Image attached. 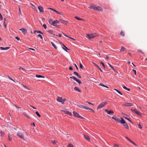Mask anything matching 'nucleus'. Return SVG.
I'll list each match as a JSON object with an SVG mask.
<instances>
[{"label": "nucleus", "instance_id": "obj_1", "mask_svg": "<svg viewBox=\"0 0 147 147\" xmlns=\"http://www.w3.org/2000/svg\"><path fill=\"white\" fill-rule=\"evenodd\" d=\"M17 135L20 138L23 140H24V135L22 132L20 131H18L17 133Z\"/></svg>", "mask_w": 147, "mask_h": 147}, {"label": "nucleus", "instance_id": "obj_2", "mask_svg": "<svg viewBox=\"0 0 147 147\" xmlns=\"http://www.w3.org/2000/svg\"><path fill=\"white\" fill-rule=\"evenodd\" d=\"M57 100L58 101L61 102L62 104H63L64 102L66 100L65 98H62L60 97H58L57 98Z\"/></svg>", "mask_w": 147, "mask_h": 147}, {"label": "nucleus", "instance_id": "obj_3", "mask_svg": "<svg viewBox=\"0 0 147 147\" xmlns=\"http://www.w3.org/2000/svg\"><path fill=\"white\" fill-rule=\"evenodd\" d=\"M74 115V116L78 117L79 118H80L82 119H84V118L82 117L81 116H80L79 114L76 112L74 111L73 112Z\"/></svg>", "mask_w": 147, "mask_h": 147}, {"label": "nucleus", "instance_id": "obj_4", "mask_svg": "<svg viewBox=\"0 0 147 147\" xmlns=\"http://www.w3.org/2000/svg\"><path fill=\"white\" fill-rule=\"evenodd\" d=\"M61 111L62 112H64V113L67 114L69 115L70 116L71 115V112H70L69 111H67L66 110H61Z\"/></svg>", "mask_w": 147, "mask_h": 147}, {"label": "nucleus", "instance_id": "obj_5", "mask_svg": "<svg viewBox=\"0 0 147 147\" xmlns=\"http://www.w3.org/2000/svg\"><path fill=\"white\" fill-rule=\"evenodd\" d=\"M131 110L132 111H134L135 113L137 115L139 116H141V113L139 111H137L136 109L132 110V109H131Z\"/></svg>", "mask_w": 147, "mask_h": 147}, {"label": "nucleus", "instance_id": "obj_6", "mask_svg": "<svg viewBox=\"0 0 147 147\" xmlns=\"http://www.w3.org/2000/svg\"><path fill=\"white\" fill-rule=\"evenodd\" d=\"M59 22L57 20H55L54 21L51 22V25L54 26H56L57 25V24Z\"/></svg>", "mask_w": 147, "mask_h": 147}, {"label": "nucleus", "instance_id": "obj_7", "mask_svg": "<svg viewBox=\"0 0 147 147\" xmlns=\"http://www.w3.org/2000/svg\"><path fill=\"white\" fill-rule=\"evenodd\" d=\"M105 105V102H102L97 107V109H100L103 107Z\"/></svg>", "mask_w": 147, "mask_h": 147}, {"label": "nucleus", "instance_id": "obj_8", "mask_svg": "<svg viewBox=\"0 0 147 147\" xmlns=\"http://www.w3.org/2000/svg\"><path fill=\"white\" fill-rule=\"evenodd\" d=\"M105 112L107 113L108 114H113L114 113V112L112 110H110V111H108V109H105Z\"/></svg>", "mask_w": 147, "mask_h": 147}, {"label": "nucleus", "instance_id": "obj_9", "mask_svg": "<svg viewBox=\"0 0 147 147\" xmlns=\"http://www.w3.org/2000/svg\"><path fill=\"white\" fill-rule=\"evenodd\" d=\"M123 105L124 106L128 107H130L133 105L131 103L127 102H124Z\"/></svg>", "mask_w": 147, "mask_h": 147}, {"label": "nucleus", "instance_id": "obj_10", "mask_svg": "<svg viewBox=\"0 0 147 147\" xmlns=\"http://www.w3.org/2000/svg\"><path fill=\"white\" fill-rule=\"evenodd\" d=\"M86 35L87 36V38L89 39L93 38V34H87Z\"/></svg>", "mask_w": 147, "mask_h": 147}, {"label": "nucleus", "instance_id": "obj_11", "mask_svg": "<svg viewBox=\"0 0 147 147\" xmlns=\"http://www.w3.org/2000/svg\"><path fill=\"white\" fill-rule=\"evenodd\" d=\"M125 138L127 140L129 141L130 142H131V143L134 144V145L136 146V144L134 142L132 141L131 140H130L127 137H125Z\"/></svg>", "mask_w": 147, "mask_h": 147}, {"label": "nucleus", "instance_id": "obj_12", "mask_svg": "<svg viewBox=\"0 0 147 147\" xmlns=\"http://www.w3.org/2000/svg\"><path fill=\"white\" fill-rule=\"evenodd\" d=\"M96 10L99 11H102V8L99 6H96Z\"/></svg>", "mask_w": 147, "mask_h": 147}, {"label": "nucleus", "instance_id": "obj_13", "mask_svg": "<svg viewBox=\"0 0 147 147\" xmlns=\"http://www.w3.org/2000/svg\"><path fill=\"white\" fill-rule=\"evenodd\" d=\"M61 23H62V24H67V21H65V20H63L61 19H60L59 20V21Z\"/></svg>", "mask_w": 147, "mask_h": 147}, {"label": "nucleus", "instance_id": "obj_14", "mask_svg": "<svg viewBox=\"0 0 147 147\" xmlns=\"http://www.w3.org/2000/svg\"><path fill=\"white\" fill-rule=\"evenodd\" d=\"M9 48H10V47H5V48L3 47H0V49L1 50H7V49H9Z\"/></svg>", "mask_w": 147, "mask_h": 147}, {"label": "nucleus", "instance_id": "obj_15", "mask_svg": "<svg viewBox=\"0 0 147 147\" xmlns=\"http://www.w3.org/2000/svg\"><path fill=\"white\" fill-rule=\"evenodd\" d=\"M93 63V64L96 67H97V68H98V69L100 70V71H101V72H102V70L101 69V68H100V67L98 65H97V64H95V63Z\"/></svg>", "mask_w": 147, "mask_h": 147}, {"label": "nucleus", "instance_id": "obj_16", "mask_svg": "<svg viewBox=\"0 0 147 147\" xmlns=\"http://www.w3.org/2000/svg\"><path fill=\"white\" fill-rule=\"evenodd\" d=\"M19 30L22 31L24 34H26L27 32V30L24 28L20 29Z\"/></svg>", "mask_w": 147, "mask_h": 147}, {"label": "nucleus", "instance_id": "obj_17", "mask_svg": "<svg viewBox=\"0 0 147 147\" xmlns=\"http://www.w3.org/2000/svg\"><path fill=\"white\" fill-rule=\"evenodd\" d=\"M84 138L87 140L90 141V139L89 138V137L88 136L86 135H84Z\"/></svg>", "mask_w": 147, "mask_h": 147}, {"label": "nucleus", "instance_id": "obj_18", "mask_svg": "<svg viewBox=\"0 0 147 147\" xmlns=\"http://www.w3.org/2000/svg\"><path fill=\"white\" fill-rule=\"evenodd\" d=\"M38 9L40 10V11L41 12H43L44 11L42 7L41 6H39L38 7Z\"/></svg>", "mask_w": 147, "mask_h": 147}, {"label": "nucleus", "instance_id": "obj_19", "mask_svg": "<svg viewBox=\"0 0 147 147\" xmlns=\"http://www.w3.org/2000/svg\"><path fill=\"white\" fill-rule=\"evenodd\" d=\"M121 120H120V123L121 124H124L125 123V121L122 118H121Z\"/></svg>", "mask_w": 147, "mask_h": 147}, {"label": "nucleus", "instance_id": "obj_20", "mask_svg": "<svg viewBox=\"0 0 147 147\" xmlns=\"http://www.w3.org/2000/svg\"><path fill=\"white\" fill-rule=\"evenodd\" d=\"M74 73L76 75V76H78V77H79V78H81V76H80L79 75V74L76 72L74 71Z\"/></svg>", "mask_w": 147, "mask_h": 147}, {"label": "nucleus", "instance_id": "obj_21", "mask_svg": "<svg viewBox=\"0 0 147 147\" xmlns=\"http://www.w3.org/2000/svg\"><path fill=\"white\" fill-rule=\"evenodd\" d=\"M36 77L38 78H45V77L44 76H42L41 75H36Z\"/></svg>", "mask_w": 147, "mask_h": 147}, {"label": "nucleus", "instance_id": "obj_22", "mask_svg": "<svg viewBox=\"0 0 147 147\" xmlns=\"http://www.w3.org/2000/svg\"><path fill=\"white\" fill-rule=\"evenodd\" d=\"M6 21V19L5 18L4 19L3 24H4V26L5 28L7 26V24H5V22Z\"/></svg>", "mask_w": 147, "mask_h": 147}, {"label": "nucleus", "instance_id": "obj_23", "mask_svg": "<svg viewBox=\"0 0 147 147\" xmlns=\"http://www.w3.org/2000/svg\"><path fill=\"white\" fill-rule=\"evenodd\" d=\"M74 89L75 90H76V91H77L78 92H81L79 88L78 87H75Z\"/></svg>", "mask_w": 147, "mask_h": 147}, {"label": "nucleus", "instance_id": "obj_24", "mask_svg": "<svg viewBox=\"0 0 147 147\" xmlns=\"http://www.w3.org/2000/svg\"><path fill=\"white\" fill-rule=\"evenodd\" d=\"M99 85L100 86H103V87H106V88H109V87L103 84H102L100 83L99 84Z\"/></svg>", "mask_w": 147, "mask_h": 147}, {"label": "nucleus", "instance_id": "obj_25", "mask_svg": "<svg viewBox=\"0 0 147 147\" xmlns=\"http://www.w3.org/2000/svg\"><path fill=\"white\" fill-rule=\"evenodd\" d=\"M124 125H123L127 129H128L129 128V127H128V126L127 125V124L125 123H124L123 124Z\"/></svg>", "mask_w": 147, "mask_h": 147}, {"label": "nucleus", "instance_id": "obj_26", "mask_svg": "<svg viewBox=\"0 0 147 147\" xmlns=\"http://www.w3.org/2000/svg\"><path fill=\"white\" fill-rule=\"evenodd\" d=\"M92 34H93V38L96 37L98 36V35L96 33H93Z\"/></svg>", "mask_w": 147, "mask_h": 147}, {"label": "nucleus", "instance_id": "obj_27", "mask_svg": "<svg viewBox=\"0 0 147 147\" xmlns=\"http://www.w3.org/2000/svg\"><path fill=\"white\" fill-rule=\"evenodd\" d=\"M51 44L52 45V46L54 47L55 49H57V47L55 45V44H54V43L53 42H51Z\"/></svg>", "mask_w": 147, "mask_h": 147}, {"label": "nucleus", "instance_id": "obj_28", "mask_svg": "<svg viewBox=\"0 0 147 147\" xmlns=\"http://www.w3.org/2000/svg\"><path fill=\"white\" fill-rule=\"evenodd\" d=\"M78 107H79L82 108V109H84V106L82 105H78Z\"/></svg>", "mask_w": 147, "mask_h": 147}, {"label": "nucleus", "instance_id": "obj_29", "mask_svg": "<svg viewBox=\"0 0 147 147\" xmlns=\"http://www.w3.org/2000/svg\"><path fill=\"white\" fill-rule=\"evenodd\" d=\"M114 90H115L118 93H119V94H120L121 95H122V94L120 91H119V90H117V89H116L115 88H114Z\"/></svg>", "mask_w": 147, "mask_h": 147}, {"label": "nucleus", "instance_id": "obj_30", "mask_svg": "<svg viewBox=\"0 0 147 147\" xmlns=\"http://www.w3.org/2000/svg\"><path fill=\"white\" fill-rule=\"evenodd\" d=\"M63 47L65 48H63V49L65 50V51H66V50H69L67 48V47H66L63 44Z\"/></svg>", "mask_w": 147, "mask_h": 147}, {"label": "nucleus", "instance_id": "obj_31", "mask_svg": "<svg viewBox=\"0 0 147 147\" xmlns=\"http://www.w3.org/2000/svg\"><path fill=\"white\" fill-rule=\"evenodd\" d=\"M75 81H76L79 84H81L82 83V82L81 81L77 79H76Z\"/></svg>", "mask_w": 147, "mask_h": 147}, {"label": "nucleus", "instance_id": "obj_32", "mask_svg": "<svg viewBox=\"0 0 147 147\" xmlns=\"http://www.w3.org/2000/svg\"><path fill=\"white\" fill-rule=\"evenodd\" d=\"M49 9H50V10H51L52 11H55V12L56 13V12L57 11L55 10V9H53L52 8H48Z\"/></svg>", "mask_w": 147, "mask_h": 147}, {"label": "nucleus", "instance_id": "obj_33", "mask_svg": "<svg viewBox=\"0 0 147 147\" xmlns=\"http://www.w3.org/2000/svg\"><path fill=\"white\" fill-rule=\"evenodd\" d=\"M108 64L109 66L114 71H115V69L113 68V67H112V66L110 64L108 63Z\"/></svg>", "mask_w": 147, "mask_h": 147}, {"label": "nucleus", "instance_id": "obj_34", "mask_svg": "<svg viewBox=\"0 0 147 147\" xmlns=\"http://www.w3.org/2000/svg\"><path fill=\"white\" fill-rule=\"evenodd\" d=\"M18 9H19V15H20V14L21 15H22V13H21V11L20 8V6H18Z\"/></svg>", "mask_w": 147, "mask_h": 147}, {"label": "nucleus", "instance_id": "obj_35", "mask_svg": "<svg viewBox=\"0 0 147 147\" xmlns=\"http://www.w3.org/2000/svg\"><path fill=\"white\" fill-rule=\"evenodd\" d=\"M75 18L77 20H83V19H81L78 17H75Z\"/></svg>", "mask_w": 147, "mask_h": 147}, {"label": "nucleus", "instance_id": "obj_36", "mask_svg": "<svg viewBox=\"0 0 147 147\" xmlns=\"http://www.w3.org/2000/svg\"><path fill=\"white\" fill-rule=\"evenodd\" d=\"M67 147H74V146L72 144H69L68 145H67Z\"/></svg>", "mask_w": 147, "mask_h": 147}, {"label": "nucleus", "instance_id": "obj_37", "mask_svg": "<svg viewBox=\"0 0 147 147\" xmlns=\"http://www.w3.org/2000/svg\"><path fill=\"white\" fill-rule=\"evenodd\" d=\"M125 49L124 47H122L120 50V52L123 51Z\"/></svg>", "mask_w": 147, "mask_h": 147}, {"label": "nucleus", "instance_id": "obj_38", "mask_svg": "<svg viewBox=\"0 0 147 147\" xmlns=\"http://www.w3.org/2000/svg\"><path fill=\"white\" fill-rule=\"evenodd\" d=\"M84 109H87V110L90 109V108L89 107H87V106H84Z\"/></svg>", "mask_w": 147, "mask_h": 147}, {"label": "nucleus", "instance_id": "obj_39", "mask_svg": "<svg viewBox=\"0 0 147 147\" xmlns=\"http://www.w3.org/2000/svg\"><path fill=\"white\" fill-rule=\"evenodd\" d=\"M70 78L71 79H73L74 80H76V77H74V76H71V77H70Z\"/></svg>", "mask_w": 147, "mask_h": 147}, {"label": "nucleus", "instance_id": "obj_40", "mask_svg": "<svg viewBox=\"0 0 147 147\" xmlns=\"http://www.w3.org/2000/svg\"><path fill=\"white\" fill-rule=\"evenodd\" d=\"M121 34L122 36H124L125 35L124 32L121 31Z\"/></svg>", "mask_w": 147, "mask_h": 147}, {"label": "nucleus", "instance_id": "obj_41", "mask_svg": "<svg viewBox=\"0 0 147 147\" xmlns=\"http://www.w3.org/2000/svg\"><path fill=\"white\" fill-rule=\"evenodd\" d=\"M47 32L51 34H53V30H49V31H48Z\"/></svg>", "mask_w": 147, "mask_h": 147}, {"label": "nucleus", "instance_id": "obj_42", "mask_svg": "<svg viewBox=\"0 0 147 147\" xmlns=\"http://www.w3.org/2000/svg\"><path fill=\"white\" fill-rule=\"evenodd\" d=\"M36 114V115L38 116L39 117H40V114L38 113V111H36L35 112Z\"/></svg>", "mask_w": 147, "mask_h": 147}, {"label": "nucleus", "instance_id": "obj_43", "mask_svg": "<svg viewBox=\"0 0 147 147\" xmlns=\"http://www.w3.org/2000/svg\"><path fill=\"white\" fill-rule=\"evenodd\" d=\"M118 123H120V120L119 118H117L115 120Z\"/></svg>", "mask_w": 147, "mask_h": 147}, {"label": "nucleus", "instance_id": "obj_44", "mask_svg": "<svg viewBox=\"0 0 147 147\" xmlns=\"http://www.w3.org/2000/svg\"><path fill=\"white\" fill-rule=\"evenodd\" d=\"M56 13H58V14H59L60 15H63V13L62 12H59L58 11H57L56 12Z\"/></svg>", "mask_w": 147, "mask_h": 147}, {"label": "nucleus", "instance_id": "obj_45", "mask_svg": "<svg viewBox=\"0 0 147 147\" xmlns=\"http://www.w3.org/2000/svg\"><path fill=\"white\" fill-rule=\"evenodd\" d=\"M37 36H38L39 37H40V38L41 39H42V35L40 34H39L37 35Z\"/></svg>", "mask_w": 147, "mask_h": 147}, {"label": "nucleus", "instance_id": "obj_46", "mask_svg": "<svg viewBox=\"0 0 147 147\" xmlns=\"http://www.w3.org/2000/svg\"><path fill=\"white\" fill-rule=\"evenodd\" d=\"M9 140V141H11V138L10 137V134H9L8 135Z\"/></svg>", "mask_w": 147, "mask_h": 147}, {"label": "nucleus", "instance_id": "obj_47", "mask_svg": "<svg viewBox=\"0 0 147 147\" xmlns=\"http://www.w3.org/2000/svg\"><path fill=\"white\" fill-rule=\"evenodd\" d=\"M52 20L51 19H50L49 20V23L51 24V22H52Z\"/></svg>", "mask_w": 147, "mask_h": 147}, {"label": "nucleus", "instance_id": "obj_48", "mask_svg": "<svg viewBox=\"0 0 147 147\" xmlns=\"http://www.w3.org/2000/svg\"><path fill=\"white\" fill-rule=\"evenodd\" d=\"M1 136H3L4 135V133L2 131H1Z\"/></svg>", "mask_w": 147, "mask_h": 147}, {"label": "nucleus", "instance_id": "obj_49", "mask_svg": "<svg viewBox=\"0 0 147 147\" xmlns=\"http://www.w3.org/2000/svg\"><path fill=\"white\" fill-rule=\"evenodd\" d=\"M100 63L101 64H102V66L104 67V68H105V65H104V63L102 61L100 62Z\"/></svg>", "mask_w": 147, "mask_h": 147}, {"label": "nucleus", "instance_id": "obj_50", "mask_svg": "<svg viewBox=\"0 0 147 147\" xmlns=\"http://www.w3.org/2000/svg\"><path fill=\"white\" fill-rule=\"evenodd\" d=\"M80 67L81 69H82L83 66L81 63H80Z\"/></svg>", "mask_w": 147, "mask_h": 147}, {"label": "nucleus", "instance_id": "obj_51", "mask_svg": "<svg viewBox=\"0 0 147 147\" xmlns=\"http://www.w3.org/2000/svg\"><path fill=\"white\" fill-rule=\"evenodd\" d=\"M96 6H93L92 9L96 10Z\"/></svg>", "mask_w": 147, "mask_h": 147}, {"label": "nucleus", "instance_id": "obj_52", "mask_svg": "<svg viewBox=\"0 0 147 147\" xmlns=\"http://www.w3.org/2000/svg\"><path fill=\"white\" fill-rule=\"evenodd\" d=\"M65 36L67 37H68V38H71V39H73V40H74V39H73V38H71V37H70L69 36H68V35H65Z\"/></svg>", "mask_w": 147, "mask_h": 147}, {"label": "nucleus", "instance_id": "obj_53", "mask_svg": "<svg viewBox=\"0 0 147 147\" xmlns=\"http://www.w3.org/2000/svg\"><path fill=\"white\" fill-rule=\"evenodd\" d=\"M114 147H118L119 145L117 144H115L114 145Z\"/></svg>", "mask_w": 147, "mask_h": 147}, {"label": "nucleus", "instance_id": "obj_54", "mask_svg": "<svg viewBox=\"0 0 147 147\" xmlns=\"http://www.w3.org/2000/svg\"><path fill=\"white\" fill-rule=\"evenodd\" d=\"M86 102L88 103L89 104H90V105H94L93 103H91L89 102H88V101H86Z\"/></svg>", "mask_w": 147, "mask_h": 147}, {"label": "nucleus", "instance_id": "obj_55", "mask_svg": "<svg viewBox=\"0 0 147 147\" xmlns=\"http://www.w3.org/2000/svg\"><path fill=\"white\" fill-rule=\"evenodd\" d=\"M37 32L38 33H40L42 34V33L41 31H40V30H37Z\"/></svg>", "mask_w": 147, "mask_h": 147}, {"label": "nucleus", "instance_id": "obj_56", "mask_svg": "<svg viewBox=\"0 0 147 147\" xmlns=\"http://www.w3.org/2000/svg\"><path fill=\"white\" fill-rule=\"evenodd\" d=\"M138 127L140 129H142V127L141 126V124L140 123L138 125Z\"/></svg>", "mask_w": 147, "mask_h": 147}, {"label": "nucleus", "instance_id": "obj_57", "mask_svg": "<svg viewBox=\"0 0 147 147\" xmlns=\"http://www.w3.org/2000/svg\"><path fill=\"white\" fill-rule=\"evenodd\" d=\"M52 142L54 144H56L55 141V140L52 141Z\"/></svg>", "mask_w": 147, "mask_h": 147}, {"label": "nucleus", "instance_id": "obj_58", "mask_svg": "<svg viewBox=\"0 0 147 147\" xmlns=\"http://www.w3.org/2000/svg\"><path fill=\"white\" fill-rule=\"evenodd\" d=\"M43 27H44V28L45 29H46V28H47V26H46V25L45 24H44L43 25Z\"/></svg>", "mask_w": 147, "mask_h": 147}, {"label": "nucleus", "instance_id": "obj_59", "mask_svg": "<svg viewBox=\"0 0 147 147\" xmlns=\"http://www.w3.org/2000/svg\"><path fill=\"white\" fill-rule=\"evenodd\" d=\"M133 71H134L135 75H136V70L134 69H133Z\"/></svg>", "mask_w": 147, "mask_h": 147}, {"label": "nucleus", "instance_id": "obj_60", "mask_svg": "<svg viewBox=\"0 0 147 147\" xmlns=\"http://www.w3.org/2000/svg\"><path fill=\"white\" fill-rule=\"evenodd\" d=\"M112 119H114V120H115L117 118L116 117H115V116H113L112 117Z\"/></svg>", "mask_w": 147, "mask_h": 147}, {"label": "nucleus", "instance_id": "obj_61", "mask_svg": "<svg viewBox=\"0 0 147 147\" xmlns=\"http://www.w3.org/2000/svg\"><path fill=\"white\" fill-rule=\"evenodd\" d=\"M0 17L1 20H3V17L1 14V13H0Z\"/></svg>", "mask_w": 147, "mask_h": 147}, {"label": "nucleus", "instance_id": "obj_62", "mask_svg": "<svg viewBox=\"0 0 147 147\" xmlns=\"http://www.w3.org/2000/svg\"><path fill=\"white\" fill-rule=\"evenodd\" d=\"M15 38L18 40H20V38L18 37H16Z\"/></svg>", "mask_w": 147, "mask_h": 147}, {"label": "nucleus", "instance_id": "obj_63", "mask_svg": "<svg viewBox=\"0 0 147 147\" xmlns=\"http://www.w3.org/2000/svg\"><path fill=\"white\" fill-rule=\"evenodd\" d=\"M69 69L70 70H72L73 69L72 68L71 66H70Z\"/></svg>", "mask_w": 147, "mask_h": 147}, {"label": "nucleus", "instance_id": "obj_64", "mask_svg": "<svg viewBox=\"0 0 147 147\" xmlns=\"http://www.w3.org/2000/svg\"><path fill=\"white\" fill-rule=\"evenodd\" d=\"M92 5H91L89 7H88V8L89 9H92Z\"/></svg>", "mask_w": 147, "mask_h": 147}]
</instances>
